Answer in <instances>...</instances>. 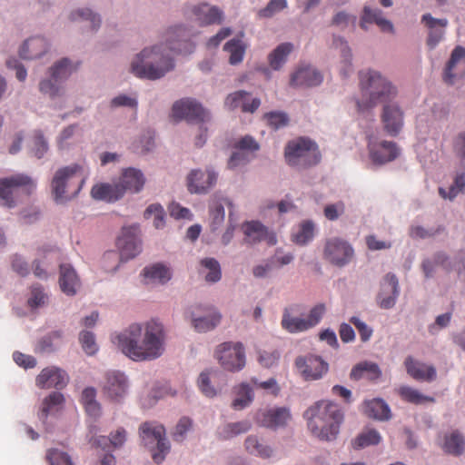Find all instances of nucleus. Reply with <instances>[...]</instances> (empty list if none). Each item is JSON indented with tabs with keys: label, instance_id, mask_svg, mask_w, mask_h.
<instances>
[{
	"label": "nucleus",
	"instance_id": "f8f14e48",
	"mask_svg": "<svg viewBox=\"0 0 465 465\" xmlns=\"http://www.w3.org/2000/svg\"><path fill=\"white\" fill-rule=\"evenodd\" d=\"M78 64H72L67 58L61 59L50 69L52 79L40 83V91L52 98L59 95L61 88L58 83L69 77L78 68Z\"/></svg>",
	"mask_w": 465,
	"mask_h": 465
},
{
	"label": "nucleus",
	"instance_id": "4be33fe9",
	"mask_svg": "<svg viewBox=\"0 0 465 465\" xmlns=\"http://www.w3.org/2000/svg\"><path fill=\"white\" fill-rule=\"evenodd\" d=\"M323 76L311 65L299 67L292 75L290 84L293 87H312L322 84Z\"/></svg>",
	"mask_w": 465,
	"mask_h": 465
},
{
	"label": "nucleus",
	"instance_id": "774afa93",
	"mask_svg": "<svg viewBox=\"0 0 465 465\" xmlns=\"http://www.w3.org/2000/svg\"><path fill=\"white\" fill-rule=\"evenodd\" d=\"M48 150V144L43 134L36 131L34 134V154L37 158H42Z\"/></svg>",
	"mask_w": 465,
	"mask_h": 465
},
{
	"label": "nucleus",
	"instance_id": "79ce46f5",
	"mask_svg": "<svg viewBox=\"0 0 465 465\" xmlns=\"http://www.w3.org/2000/svg\"><path fill=\"white\" fill-rule=\"evenodd\" d=\"M398 393L403 401L416 405L435 401L433 397L423 395L418 390L410 386L400 387Z\"/></svg>",
	"mask_w": 465,
	"mask_h": 465
},
{
	"label": "nucleus",
	"instance_id": "2f4dec72",
	"mask_svg": "<svg viewBox=\"0 0 465 465\" xmlns=\"http://www.w3.org/2000/svg\"><path fill=\"white\" fill-rule=\"evenodd\" d=\"M366 24H376L382 32L393 33L394 28L391 21L382 17L381 10L365 5L361 19V27L367 29Z\"/></svg>",
	"mask_w": 465,
	"mask_h": 465
},
{
	"label": "nucleus",
	"instance_id": "4c0bfd02",
	"mask_svg": "<svg viewBox=\"0 0 465 465\" xmlns=\"http://www.w3.org/2000/svg\"><path fill=\"white\" fill-rule=\"evenodd\" d=\"M245 235L244 241L248 243H255L265 240L268 236L267 228L259 222L252 221L242 224Z\"/></svg>",
	"mask_w": 465,
	"mask_h": 465
},
{
	"label": "nucleus",
	"instance_id": "a211bd4d",
	"mask_svg": "<svg viewBox=\"0 0 465 465\" xmlns=\"http://www.w3.org/2000/svg\"><path fill=\"white\" fill-rule=\"evenodd\" d=\"M368 149L372 162L379 164L391 162L399 155V149L393 142L381 141L378 143L370 139Z\"/></svg>",
	"mask_w": 465,
	"mask_h": 465
},
{
	"label": "nucleus",
	"instance_id": "58836bf2",
	"mask_svg": "<svg viewBox=\"0 0 465 465\" xmlns=\"http://www.w3.org/2000/svg\"><path fill=\"white\" fill-rule=\"evenodd\" d=\"M222 315L215 310H212L208 316L193 319V326L199 332H205L215 328L221 322Z\"/></svg>",
	"mask_w": 465,
	"mask_h": 465
},
{
	"label": "nucleus",
	"instance_id": "69168bd1",
	"mask_svg": "<svg viewBox=\"0 0 465 465\" xmlns=\"http://www.w3.org/2000/svg\"><path fill=\"white\" fill-rule=\"evenodd\" d=\"M47 295L44 292L43 289L38 285H34L31 289V297L28 300V305L31 308H37L45 304Z\"/></svg>",
	"mask_w": 465,
	"mask_h": 465
},
{
	"label": "nucleus",
	"instance_id": "412c9836",
	"mask_svg": "<svg viewBox=\"0 0 465 465\" xmlns=\"http://www.w3.org/2000/svg\"><path fill=\"white\" fill-rule=\"evenodd\" d=\"M36 385L42 389H63L68 382L66 372L57 367H47L36 377Z\"/></svg>",
	"mask_w": 465,
	"mask_h": 465
},
{
	"label": "nucleus",
	"instance_id": "bf43d9fd",
	"mask_svg": "<svg viewBox=\"0 0 465 465\" xmlns=\"http://www.w3.org/2000/svg\"><path fill=\"white\" fill-rule=\"evenodd\" d=\"M268 125L273 129H279L288 125L289 116L284 112L273 111L264 114Z\"/></svg>",
	"mask_w": 465,
	"mask_h": 465
},
{
	"label": "nucleus",
	"instance_id": "5701e85b",
	"mask_svg": "<svg viewBox=\"0 0 465 465\" xmlns=\"http://www.w3.org/2000/svg\"><path fill=\"white\" fill-rule=\"evenodd\" d=\"M465 75V48L456 46L451 53L450 58L447 63L444 81L451 84L453 78Z\"/></svg>",
	"mask_w": 465,
	"mask_h": 465
},
{
	"label": "nucleus",
	"instance_id": "6ab92c4d",
	"mask_svg": "<svg viewBox=\"0 0 465 465\" xmlns=\"http://www.w3.org/2000/svg\"><path fill=\"white\" fill-rule=\"evenodd\" d=\"M290 419V411L284 407L259 411L255 415L258 424L270 429L282 427Z\"/></svg>",
	"mask_w": 465,
	"mask_h": 465
},
{
	"label": "nucleus",
	"instance_id": "e2e57ef3",
	"mask_svg": "<svg viewBox=\"0 0 465 465\" xmlns=\"http://www.w3.org/2000/svg\"><path fill=\"white\" fill-rule=\"evenodd\" d=\"M251 159L252 154H250L249 152L235 149L228 161V167L230 169H234L236 167L245 165Z\"/></svg>",
	"mask_w": 465,
	"mask_h": 465
},
{
	"label": "nucleus",
	"instance_id": "bb28decb",
	"mask_svg": "<svg viewBox=\"0 0 465 465\" xmlns=\"http://www.w3.org/2000/svg\"><path fill=\"white\" fill-rule=\"evenodd\" d=\"M384 285L378 296V302L382 309H391L395 305L399 295V282L395 274L388 273L384 278Z\"/></svg>",
	"mask_w": 465,
	"mask_h": 465
},
{
	"label": "nucleus",
	"instance_id": "5fc2aeb1",
	"mask_svg": "<svg viewBox=\"0 0 465 465\" xmlns=\"http://www.w3.org/2000/svg\"><path fill=\"white\" fill-rule=\"evenodd\" d=\"M153 216V225L156 229H161L165 224V213L163 206L159 203L150 204L144 211V218L149 219Z\"/></svg>",
	"mask_w": 465,
	"mask_h": 465
},
{
	"label": "nucleus",
	"instance_id": "f3484780",
	"mask_svg": "<svg viewBox=\"0 0 465 465\" xmlns=\"http://www.w3.org/2000/svg\"><path fill=\"white\" fill-rule=\"evenodd\" d=\"M295 365L306 381L321 379L329 369L328 363L316 355L298 357Z\"/></svg>",
	"mask_w": 465,
	"mask_h": 465
},
{
	"label": "nucleus",
	"instance_id": "052dcab7",
	"mask_svg": "<svg viewBox=\"0 0 465 465\" xmlns=\"http://www.w3.org/2000/svg\"><path fill=\"white\" fill-rule=\"evenodd\" d=\"M258 354L259 363L265 368L273 367L278 363L280 359L279 351L274 349L261 350Z\"/></svg>",
	"mask_w": 465,
	"mask_h": 465
},
{
	"label": "nucleus",
	"instance_id": "473e14b6",
	"mask_svg": "<svg viewBox=\"0 0 465 465\" xmlns=\"http://www.w3.org/2000/svg\"><path fill=\"white\" fill-rule=\"evenodd\" d=\"M48 44L43 37H31L25 41L19 50L23 59L32 60L41 57L47 51Z\"/></svg>",
	"mask_w": 465,
	"mask_h": 465
},
{
	"label": "nucleus",
	"instance_id": "4d7b16f0",
	"mask_svg": "<svg viewBox=\"0 0 465 465\" xmlns=\"http://www.w3.org/2000/svg\"><path fill=\"white\" fill-rule=\"evenodd\" d=\"M46 460L50 465H74L71 456L58 449H49L46 451Z\"/></svg>",
	"mask_w": 465,
	"mask_h": 465
},
{
	"label": "nucleus",
	"instance_id": "c756f323",
	"mask_svg": "<svg viewBox=\"0 0 465 465\" xmlns=\"http://www.w3.org/2000/svg\"><path fill=\"white\" fill-rule=\"evenodd\" d=\"M91 195L95 200L114 203L124 197V189L118 183H98L93 186Z\"/></svg>",
	"mask_w": 465,
	"mask_h": 465
},
{
	"label": "nucleus",
	"instance_id": "f704fd0d",
	"mask_svg": "<svg viewBox=\"0 0 465 465\" xmlns=\"http://www.w3.org/2000/svg\"><path fill=\"white\" fill-rule=\"evenodd\" d=\"M441 448L446 453L460 456L465 450L464 437L458 430L446 433L443 437Z\"/></svg>",
	"mask_w": 465,
	"mask_h": 465
},
{
	"label": "nucleus",
	"instance_id": "3c124183",
	"mask_svg": "<svg viewBox=\"0 0 465 465\" xmlns=\"http://www.w3.org/2000/svg\"><path fill=\"white\" fill-rule=\"evenodd\" d=\"M381 437L380 433L373 430H367L357 436L353 441L355 449H361L371 445H377L380 443Z\"/></svg>",
	"mask_w": 465,
	"mask_h": 465
},
{
	"label": "nucleus",
	"instance_id": "6e6552de",
	"mask_svg": "<svg viewBox=\"0 0 465 465\" xmlns=\"http://www.w3.org/2000/svg\"><path fill=\"white\" fill-rule=\"evenodd\" d=\"M139 436L145 446L153 448L151 452L154 462L161 463L170 450L164 427L155 422L145 421L139 428Z\"/></svg>",
	"mask_w": 465,
	"mask_h": 465
},
{
	"label": "nucleus",
	"instance_id": "39448f33",
	"mask_svg": "<svg viewBox=\"0 0 465 465\" xmlns=\"http://www.w3.org/2000/svg\"><path fill=\"white\" fill-rule=\"evenodd\" d=\"M84 169L79 164L60 168L52 180V193L56 203H62L76 195L84 183Z\"/></svg>",
	"mask_w": 465,
	"mask_h": 465
},
{
	"label": "nucleus",
	"instance_id": "864d4df0",
	"mask_svg": "<svg viewBox=\"0 0 465 465\" xmlns=\"http://www.w3.org/2000/svg\"><path fill=\"white\" fill-rule=\"evenodd\" d=\"M314 225L312 222L306 221L301 223L297 232L293 233L292 240L300 245L306 244L313 238Z\"/></svg>",
	"mask_w": 465,
	"mask_h": 465
},
{
	"label": "nucleus",
	"instance_id": "c9c22d12",
	"mask_svg": "<svg viewBox=\"0 0 465 465\" xmlns=\"http://www.w3.org/2000/svg\"><path fill=\"white\" fill-rule=\"evenodd\" d=\"M143 275L146 283L152 282L163 284L172 277L169 268L162 263H155L152 266L145 267L143 271Z\"/></svg>",
	"mask_w": 465,
	"mask_h": 465
},
{
	"label": "nucleus",
	"instance_id": "1a4fd4ad",
	"mask_svg": "<svg viewBox=\"0 0 465 465\" xmlns=\"http://www.w3.org/2000/svg\"><path fill=\"white\" fill-rule=\"evenodd\" d=\"M138 227L129 226L123 228L122 234L117 239V246L120 250V259L125 262L134 258L141 252V241L137 235ZM105 261H115L119 255L114 252H108L104 255Z\"/></svg>",
	"mask_w": 465,
	"mask_h": 465
},
{
	"label": "nucleus",
	"instance_id": "e433bc0d",
	"mask_svg": "<svg viewBox=\"0 0 465 465\" xmlns=\"http://www.w3.org/2000/svg\"><path fill=\"white\" fill-rule=\"evenodd\" d=\"M292 43H282L273 49L268 55V63L272 69L278 71L287 61L288 55L292 52Z\"/></svg>",
	"mask_w": 465,
	"mask_h": 465
},
{
	"label": "nucleus",
	"instance_id": "338daca9",
	"mask_svg": "<svg viewBox=\"0 0 465 465\" xmlns=\"http://www.w3.org/2000/svg\"><path fill=\"white\" fill-rule=\"evenodd\" d=\"M345 204L343 202H337L335 203L327 204L324 207V216L330 221L337 220L341 214L344 213Z\"/></svg>",
	"mask_w": 465,
	"mask_h": 465
},
{
	"label": "nucleus",
	"instance_id": "0e129e2a",
	"mask_svg": "<svg viewBox=\"0 0 465 465\" xmlns=\"http://www.w3.org/2000/svg\"><path fill=\"white\" fill-rule=\"evenodd\" d=\"M286 6V0H271L266 7L259 10L258 15L260 17H271L275 13L283 10Z\"/></svg>",
	"mask_w": 465,
	"mask_h": 465
},
{
	"label": "nucleus",
	"instance_id": "72a5a7b5",
	"mask_svg": "<svg viewBox=\"0 0 465 465\" xmlns=\"http://www.w3.org/2000/svg\"><path fill=\"white\" fill-rule=\"evenodd\" d=\"M381 376V371L377 363L371 361H362L355 365L351 371V378L358 381L366 379L376 381Z\"/></svg>",
	"mask_w": 465,
	"mask_h": 465
},
{
	"label": "nucleus",
	"instance_id": "09e8293b",
	"mask_svg": "<svg viewBox=\"0 0 465 465\" xmlns=\"http://www.w3.org/2000/svg\"><path fill=\"white\" fill-rule=\"evenodd\" d=\"M253 400L252 388L245 383L240 385L237 391V397L232 401V406L235 410H242L249 406Z\"/></svg>",
	"mask_w": 465,
	"mask_h": 465
},
{
	"label": "nucleus",
	"instance_id": "49530a36",
	"mask_svg": "<svg viewBox=\"0 0 465 465\" xmlns=\"http://www.w3.org/2000/svg\"><path fill=\"white\" fill-rule=\"evenodd\" d=\"M126 430L124 428H118L114 432L110 434V437L100 436L94 440V444L97 447L104 448L108 441L114 448H119L124 445L126 440Z\"/></svg>",
	"mask_w": 465,
	"mask_h": 465
},
{
	"label": "nucleus",
	"instance_id": "603ef678",
	"mask_svg": "<svg viewBox=\"0 0 465 465\" xmlns=\"http://www.w3.org/2000/svg\"><path fill=\"white\" fill-rule=\"evenodd\" d=\"M465 191V173H461L456 175L453 183L446 191L443 188L439 189L440 195L444 199H454L460 193Z\"/></svg>",
	"mask_w": 465,
	"mask_h": 465
},
{
	"label": "nucleus",
	"instance_id": "423d86ee",
	"mask_svg": "<svg viewBox=\"0 0 465 465\" xmlns=\"http://www.w3.org/2000/svg\"><path fill=\"white\" fill-rule=\"evenodd\" d=\"M302 311L299 304L286 307L281 321L282 328L290 333L306 331L320 322L325 313V306L322 303L315 305L306 317H302Z\"/></svg>",
	"mask_w": 465,
	"mask_h": 465
},
{
	"label": "nucleus",
	"instance_id": "37998d69",
	"mask_svg": "<svg viewBox=\"0 0 465 465\" xmlns=\"http://www.w3.org/2000/svg\"><path fill=\"white\" fill-rule=\"evenodd\" d=\"M251 427L252 424L248 420L228 423L220 429L218 434L220 439L228 440L239 434L247 432Z\"/></svg>",
	"mask_w": 465,
	"mask_h": 465
},
{
	"label": "nucleus",
	"instance_id": "aec40b11",
	"mask_svg": "<svg viewBox=\"0 0 465 465\" xmlns=\"http://www.w3.org/2000/svg\"><path fill=\"white\" fill-rule=\"evenodd\" d=\"M403 111L397 104H387L383 106L381 121L390 135L399 134L403 127Z\"/></svg>",
	"mask_w": 465,
	"mask_h": 465
},
{
	"label": "nucleus",
	"instance_id": "ea45409f",
	"mask_svg": "<svg viewBox=\"0 0 465 465\" xmlns=\"http://www.w3.org/2000/svg\"><path fill=\"white\" fill-rule=\"evenodd\" d=\"M365 412L370 417L378 420H389L391 418V411L386 402L380 399H374L366 403Z\"/></svg>",
	"mask_w": 465,
	"mask_h": 465
},
{
	"label": "nucleus",
	"instance_id": "a19ab883",
	"mask_svg": "<svg viewBox=\"0 0 465 465\" xmlns=\"http://www.w3.org/2000/svg\"><path fill=\"white\" fill-rule=\"evenodd\" d=\"M333 45L335 48L339 49L341 52V55L342 57L341 74L343 77H347L352 72L351 67V49L348 46L347 43L341 37H337L333 39Z\"/></svg>",
	"mask_w": 465,
	"mask_h": 465
},
{
	"label": "nucleus",
	"instance_id": "680f3d73",
	"mask_svg": "<svg viewBox=\"0 0 465 465\" xmlns=\"http://www.w3.org/2000/svg\"><path fill=\"white\" fill-rule=\"evenodd\" d=\"M80 342L82 344L83 350L88 355H94L98 347L95 342V338L93 332L91 331H82L79 337Z\"/></svg>",
	"mask_w": 465,
	"mask_h": 465
},
{
	"label": "nucleus",
	"instance_id": "393cba45",
	"mask_svg": "<svg viewBox=\"0 0 465 465\" xmlns=\"http://www.w3.org/2000/svg\"><path fill=\"white\" fill-rule=\"evenodd\" d=\"M421 22L429 29L427 45L432 49L442 40L448 20L437 19L432 17L430 14H425L421 17Z\"/></svg>",
	"mask_w": 465,
	"mask_h": 465
},
{
	"label": "nucleus",
	"instance_id": "b1692460",
	"mask_svg": "<svg viewBox=\"0 0 465 465\" xmlns=\"http://www.w3.org/2000/svg\"><path fill=\"white\" fill-rule=\"evenodd\" d=\"M117 183L124 189V195L127 192L137 193L143 188L145 177L140 170L130 167L123 171Z\"/></svg>",
	"mask_w": 465,
	"mask_h": 465
},
{
	"label": "nucleus",
	"instance_id": "c03bdc74",
	"mask_svg": "<svg viewBox=\"0 0 465 465\" xmlns=\"http://www.w3.org/2000/svg\"><path fill=\"white\" fill-rule=\"evenodd\" d=\"M64 401V395L61 392L54 391L50 393L43 401L41 417L46 418L50 413L58 411Z\"/></svg>",
	"mask_w": 465,
	"mask_h": 465
},
{
	"label": "nucleus",
	"instance_id": "f257e3e1",
	"mask_svg": "<svg viewBox=\"0 0 465 465\" xmlns=\"http://www.w3.org/2000/svg\"><path fill=\"white\" fill-rule=\"evenodd\" d=\"M191 35L183 26L169 28L165 33V44L144 48L137 54L131 64L132 73L139 77L156 80L165 75L174 67L171 53L190 54L194 45L190 39Z\"/></svg>",
	"mask_w": 465,
	"mask_h": 465
},
{
	"label": "nucleus",
	"instance_id": "6e6d98bb",
	"mask_svg": "<svg viewBox=\"0 0 465 465\" xmlns=\"http://www.w3.org/2000/svg\"><path fill=\"white\" fill-rule=\"evenodd\" d=\"M71 20L75 21L81 19L83 21H89L90 27L92 30H96L101 24V19L99 15L94 14L89 9H78L73 12L70 15Z\"/></svg>",
	"mask_w": 465,
	"mask_h": 465
},
{
	"label": "nucleus",
	"instance_id": "7ed1b4c3",
	"mask_svg": "<svg viewBox=\"0 0 465 465\" xmlns=\"http://www.w3.org/2000/svg\"><path fill=\"white\" fill-rule=\"evenodd\" d=\"M309 430L322 440H333L343 421V412L340 406L330 401H319L304 412Z\"/></svg>",
	"mask_w": 465,
	"mask_h": 465
},
{
	"label": "nucleus",
	"instance_id": "f03ea898",
	"mask_svg": "<svg viewBox=\"0 0 465 465\" xmlns=\"http://www.w3.org/2000/svg\"><path fill=\"white\" fill-rule=\"evenodd\" d=\"M165 333L161 323L147 322L144 326L134 323L115 335L113 342L128 358L135 361H153L164 351Z\"/></svg>",
	"mask_w": 465,
	"mask_h": 465
},
{
	"label": "nucleus",
	"instance_id": "9b49d317",
	"mask_svg": "<svg viewBox=\"0 0 465 465\" xmlns=\"http://www.w3.org/2000/svg\"><path fill=\"white\" fill-rule=\"evenodd\" d=\"M215 358L226 371H238L245 366L244 348L241 342L220 344L215 351Z\"/></svg>",
	"mask_w": 465,
	"mask_h": 465
},
{
	"label": "nucleus",
	"instance_id": "de8ad7c7",
	"mask_svg": "<svg viewBox=\"0 0 465 465\" xmlns=\"http://www.w3.org/2000/svg\"><path fill=\"white\" fill-rule=\"evenodd\" d=\"M246 450L261 458H269L272 452V449L261 443L256 436H248L244 442Z\"/></svg>",
	"mask_w": 465,
	"mask_h": 465
},
{
	"label": "nucleus",
	"instance_id": "9d476101",
	"mask_svg": "<svg viewBox=\"0 0 465 465\" xmlns=\"http://www.w3.org/2000/svg\"><path fill=\"white\" fill-rule=\"evenodd\" d=\"M35 188L33 179L25 174H15L0 179V204L14 206L13 195L18 191L30 194Z\"/></svg>",
	"mask_w": 465,
	"mask_h": 465
},
{
	"label": "nucleus",
	"instance_id": "0eeeda50",
	"mask_svg": "<svg viewBox=\"0 0 465 465\" xmlns=\"http://www.w3.org/2000/svg\"><path fill=\"white\" fill-rule=\"evenodd\" d=\"M284 157L289 165L305 169L318 164L322 155L315 142L309 138L299 137L288 142Z\"/></svg>",
	"mask_w": 465,
	"mask_h": 465
},
{
	"label": "nucleus",
	"instance_id": "13d9d810",
	"mask_svg": "<svg viewBox=\"0 0 465 465\" xmlns=\"http://www.w3.org/2000/svg\"><path fill=\"white\" fill-rule=\"evenodd\" d=\"M203 266L209 270V272L205 276V280L208 282H216L220 281L222 277V272L219 262L213 258H205L201 261Z\"/></svg>",
	"mask_w": 465,
	"mask_h": 465
},
{
	"label": "nucleus",
	"instance_id": "ddd939ff",
	"mask_svg": "<svg viewBox=\"0 0 465 465\" xmlns=\"http://www.w3.org/2000/svg\"><path fill=\"white\" fill-rule=\"evenodd\" d=\"M218 173L212 167L193 169L186 177L187 190L192 194H206L215 186Z\"/></svg>",
	"mask_w": 465,
	"mask_h": 465
},
{
	"label": "nucleus",
	"instance_id": "8fccbe9b",
	"mask_svg": "<svg viewBox=\"0 0 465 465\" xmlns=\"http://www.w3.org/2000/svg\"><path fill=\"white\" fill-rule=\"evenodd\" d=\"M224 50L230 54L229 62L231 64H237L242 61L245 48L241 40H230L225 44Z\"/></svg>",
	"mask_w": 465,
	"mask_h": 465
},
{
	"label": "nucleus",
	"instance_id": "2eb2a0df",
	"mask_svg": "<svg viewBox=\"0 0 465 465\" xmlns=\"http://www.w3.org/2000/svg\"><path fill=\"white\" fill-rule=\"evenodd\" d=\"M128 380L124 372L109 371L104 375L102 391L111 401H121L128 391Z\"/></svg>",
	"mask_w": 465,
	"mask_h": 465
},
{
	"label": "nucleus",
	"instance_id": "7c9ffc66",
	"mask_svg": "<svg viewBox=\"0 0 465 465\" xmlns=\"http://www.w3.org/2000/svg\"><path fill=\"white\" fill-rule=\"evenodd\" d=\"M193 14L202 25L221 24L223 17L222 10L216 6H211L208 4H201L193 6Z\"/></svg>",
	"mask_w": 465,
	"mask_h": 465
},
{
	"label": "nucleus",
	"instance_id": "20e7f679",
	"mask_svg": "<svg viewBox=\"0 0 465 465\" xmlns=\"http://www.w3.org/2000/svg\"><path fill=\"white\" fill-rule=\"evenodd\" d=\"M359 79L362 99L356 102L358 112L371 109L379 103L394 98L397 94V90L391 83L377 71H361Z\"/></svg>",
	"mask_w": 465,
	"mask_h": 465
},
{
	"label": "nucleus",
	"instance_id": "a878e982",
	"mask_svg": "<svg viewBox=\"0 0 465 465\" xmlns=\"http://www.w3.org/2000/svg\"><path fill=\"white\" fill-rule=\"evenodd\" d=\"M407 373L416 381H432L436 379V370L431 365L416 361L408 356L404 361Z\"/></svg>",
	"mask_w": 465,
	"mask_h": 465
},
{
	"label": "nucleus",
	"instance_id": "dca6fc26",
	"mask_svg": "<svg viewBox=\"0 0 465 465\" xmlns=\"http://www.w3.org/2000/svg\"><path fill=\"white\" fill-rule=\"evenodd\" d=\"M323 255L328 262L341 267L351 261L353 249L347 242L339 238H331L325 243Z\"/></svg>",
	"mask_w": 465,
	"mask_h": 465
},
{
	"label": "nucleus",
	"instance_id": "cd10ccee",
	"mask_svg": "<svg viewBox=\"0 0 465 465\" xmlns=\"http://www.w3.org/2000/svg\"><path fill=\"white\" fill-rule=\"evenodd\" d=\"M261 104L259 98H253L249 103V94L245 91H237L230 94L225 99V106L231 110L241 108L242 112L253 113Z\"/></svg>",
	"mask_w": 465,
	"mask_h": 465
},
{
	"label": "nucleus",
	"instance_id": "a18cd8bd",
	"mask_svg": "<svg viewBox=\"0 0 465 465\" xmlns=\"http://www.w3.org/2000/svg\"><path fill=\"white\" fill-rule=\"evenodd\" d=\"M81 401L89 415L96 417L100 414L101 408L96 401V390L94 388H85L82 392Z\"/></svg>",
	"mask_w": 465,
	"mask_h": 465
},
{
	"label": "nucleus",
	"instance_id": "c85d7f7f",
	"mask_svg": "<svg viewBox=\"0 0 465 465\" xmlns=\"http://www.w3.org/2000/svg\"><path fill=\"white\" fill-rule=\"evenodd\" d=\"M59 285L61 291L69 296L74 295L81 286L76 272L68 263L60 265Z\"/></svg>",
	"mask_w": 465,
	"mask_h": 465
},
{
	"label": "nucleus",
	"instance_id": "4468645a",
	"mask_svg": "<svg viewBox=\"0 0 465 465\" xmlns=\"http://www.w3.org/2000/svg\"><path fill=\"white\" fill-rule=\"evenodd\" d=\"M173 117L184 119L189 123L203 124L211 119L210 114L199 103L193 99H182L173 105Z\"/></svg>",
	"mask_w": 465,
	"mask_h": 465
}]
</instances>
